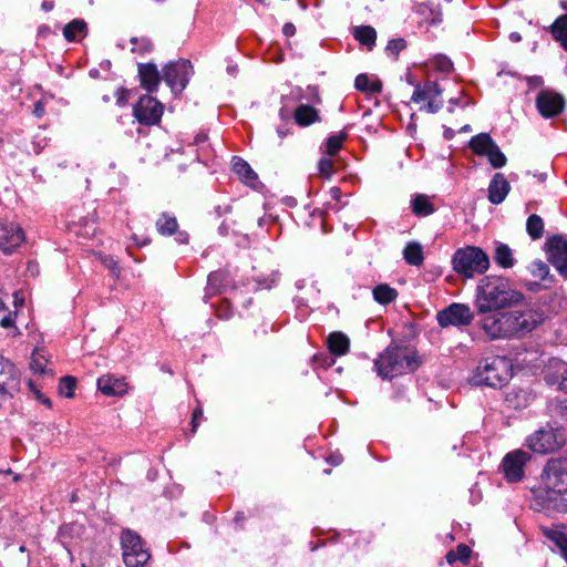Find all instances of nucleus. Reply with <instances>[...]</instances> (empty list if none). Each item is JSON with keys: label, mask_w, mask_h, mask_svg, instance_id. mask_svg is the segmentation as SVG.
Wrapping results in <instances>:
<instances>
[{"label": "nucleus", "mask_w": 567, "mask_h": 567, "mask_svg": "<svg viewBox=\"0 0 567 567\" xmlns=\"http://www.w3.org/2000/svg\"><path fill=\"white\" fill-rule=\"evenodd\" d=\"M524 299L525 296L513 289L508 279L486 276L476 287L475 307L477 313H489L519 305Z\"/></svg>", "instance_id": "1"}, {"label": "nucleus", "mask_w": 567, "mask_h": 567, "mask_svg": "<svg viewBox=\"0 0 567 567\" xmlns=\"http://www.w3.org/2000/svg\"><path fill=\"white\" fill-rule=\"evenodd\" d=\"M374 367L380 377L392 379L415 371L420 367V360L414 350L390 346L374 361Z\"/></svg>", "instance_id": "2"}, {"label": "nucleus", "mask_w": 567, "mask_h": 567, "mask_svg": "<svg viewBox=\"0 0 567 567\" xmlns=\"http://www.w3.org/2000/svg\"><path fill=\"white\" fill-rule=\"evenodd\" d=\"M513 377L511 359L502 355H492L480 361L471 382L474 385H486L494 389L503 388Z\"/></svg>", "instance_id": "3"}, {"label": "nucleus", "mask_w": 567, "mask_h": 567, "mask_svg": "<svg viewBox=\"0 0 567 567\" xmlns=\"http://www.w3.org/2000/svg\"><path fill=\"white\" fill-rule=\"evenodd\" d=\"M453 269L466 278H473L475 275H482L489 267L487 254L475 246L460 248L453 256Z\"/></svg>", "instance_id": "4"}, {"label": "nucleus", "mask_w": 567, "mask_h": 567, "mask_svg": "<svg viewBox=\"0 0 567 567\" xmlns=\"http://www.w3.org/2000/svg\"><path fill=\"white\" fill-rule=\"evenodd\" d=\"M566 442L563 429L546 426L537 430L526 440L527 446L535 453L549 454L560 450Z\"/></svg>", "instance_id": "5"}, {"label": "nucleus", "mask_w": 567, "mask_h": 567, "mask_svg": "<svg viewBox=\"0 0 567 567\" xmlns=\"http://www.w3.org/2000/svg\"><path fill=\"white\" fill-rule=\"evenodd\" d=\"M122 556L126 567H144L151 558L138 534L125 529L121 534Z\"/></svg>", "instance_id": "6"}, {"label": "nucleus", "mask_w": 567, "mask_h": 567, "mask_svg": "<svg viewBox=\"0 0 567 567\" xmlns=\"http://www.w3.org/2000/svg\"><path fill=\"white\" fill-rule=\"evenodd\" d=\"M508 312L512 337H523L529 333L545 319L543 311L530 306L516 308Z\"/></svg>", "instance_id": "7"}, {"label": "nucleus", "mask_w": 567, "mask_h": 567, "mask_svg": "<svg viewBox=\"0 0 567 567\" xmlns=\"http://www.w3.org/2000/svg\"><path fill=\"white\" fill-rule=\"evenodd\" d=\"M470 147L478 156H486L494 168H502L506 165L507 158L489 134L480 133L470 141Z\"/></svg>", "instance_id": "8"}, {"label": "nucleus", "mask_w": 567, "mask_h": 567, "mask_svg": "<svg viewBox=\"0 0 567 567\" xmlns=\"http://www.w3.org/2000/svg\"><path fill=\"white\" fill-rule=\"evenodd\" d=\"M543 476L548 489L558 494L567 493V457L549 460L543 471Z\"/></svg>", "instance_id": "9"}, {"label": "nucleus", "mask_w": 567, "mask_h": 567, "mask_svg": "<svg viewBox=\"0 0 567 567\" xmlns=\"http://www.w3.org/2000/svg\"><path fill=\"white\" fill-rule=\"evenodd\" d=\"M411 101L414 103L426 102L420 110L436 113L443 107L442 90L436 82L432 81L415 84Z\"/></svg>", "instance_id": "10"}, {"label": "nucleus", "mask_w": 567, "mask_h": 567, "mask_svg": "<svg viewBox=\"0 0 567 567\" xmlns=\"http://www.w3.org/2000/svg\"><path fill=\"white\" fill-rule=\"evenodd\" d=\"M193 75V66L188 60H179L164 68L163 80L174 94L181 93Z\"/></svg>", "instance_id": "11"}, {"label": "nucleus", "mask_w": 567, "mask_h": 567, "mask_svg": "<svg viewBox=\"0 0 567 567\" xmlns=\"http://www.w3.org/2000/svg\"><path fill=\"white\" fill-rule=\"evenodd\" d=\"M482 315L480 327L491 339L512 338L508 311L501 312L497 310Z\"/></svg>", "instance_id": "12"}, {"label": "nucleus", "mask_w": 567, "mask_h": 567, "mask_svg": "<svg viewBox=\"0 0 567 567\" xmlns=\"http://www.w3.org/2000/svg\"><path fill=\"white\" fill-rule=\"evenodd\" d=\"M530 461V454L523 450L507 453L501 464L504 477L509 483L520 482L525 475V466Z\"/></svg>", "instance_id": "13"}, {"label": "nucleus", "mask_w": 567, "mask_h": 567, "mask_svg": "<svg viewBox=\"0 0 567 567\" xmlns=\"http://www.w3.org/2000/svg\"><path fill=\"white\" fill-rule=\"evenodd\" d=\"M164 112V105L151 95H143L133 107V115L143 125L158 124Z\"/></svg>", "instance_id": "14"}, {"label": "nucleus", "mask_w": 567, "mask_h": 567, "mask_svg": "<svg viewBox=\"0 0 567 567\" xmlns=\"http://www.w3.org/2000/svg\"><path fill=\"white\" fill-rule=\"evenodd\" d=\"M20 390V373L12 362L0 358V404Z\"/></svg>", "instance_id": "15"}, {"label": "nucleus", "mask_w": 567, "mask_h": 567, "mask_svg": "<svg viewBox=\"0 0 567 567\" xmlns=\"http://www.w3.org/2000/svg\"><path fill=\"white\" fill-rule=\"evenodd\" d=\"M473 318L474 315L470 307L463 303H452L436 315L437 322L443 328L449 326H467Z\"/></svg>", "instance_id": "16"}, {"label": "nucleus", "mask_w": 567, "mask_h": 567, "mask_svg": "<svg viewBox=\"0 0 567 567\" xmlns=\"http://www.w3.org/2000/svg\"><path fill=\"white\" fill-rule=\"evenodd\" d=\"M546 252L558 274L567 278V240L563 236H553L546 243Z\"/></svg>", "instance_id": "17"}, {"label": "nucleus", "mask_w": 567, "mask_h": 567, "mask_svg": "<svg viewBox=\"0 0 567 567\" xmlns=\"http://www.w3.org/2000/svg\"><path fill=\"white\" fill-rule=\"evenodd\" d=\"M24 240L23 230L14 223L0 220V249L10 254Z\"/></svg>", "instance_id": "18"}, {"label": "nucleus", "mask_w": 567, "mask_h": 567, "mask_svg": "<svg viewBox=\"0 0 567 567\" xmlns=\"http://www.w3.org/2000/svg\"><path fill=\"white\" fill-rule=\"evenodd\" d=\"M564 105L563 96L550 91H542L536 99L537 110L546 118L560 114Z\"/></svg>", "instance_id": "19"}, {"label": "nucleus", "mask_w": 567, "mask_h": 567, "mask_svg": "<svg viewBox=\"0 0 567 567\" xmlns=\"http://www.w3.org/2000/svg\"><path fill=\"white\" fill-rule=\"evenodd\" d=\"M137 68L141 86L148 93H155L161 81L157 66L154 63H138Z\"/></svg>", "instance_id": "20"}, {"label": "nucleus", "mask_w": 567, "mask_h": 567, "mask_svg": "<svg viewBox=\"0 0 567 567\" xmlns=\"http://www.w3.org/2000/svg\"><path fill=\"white\" fill-rule=\"evenodd\" d=\"M511 190L509 183L502 173H496L488 186V199L493 204H501L505 200Z\"/></svg>", "instance_id": "21"}, {"label": "nucleus", "mask_w": 567, "mask_h": 567, "mask_svg": "<svg viewBox=\"0 0 567 567\" xmlns=\"http://www.w3.org/2000/svg\"><path fill=\"white\" fill-rule=\"evenodd\" d=\"M231 166L234 173L244 184L249 187L257 188L259 184L258 176L245 159L234 156L231 159Z\"/></svg>", "instance_id": "22"}, {"label": "nucleus", "mask_w": 567, "mask_h": 567, "mask_svg": "<svg viewBox=\"0 0 567 567\" xmlns=\"http://www.w3.org/2000/svg\"><path fill=\"white\" fill-rule=\"evenodd\" d=\"M99 390L106 395H122L126 392L124 379L104 374L97 379Z\"/></svg>", "instance_id": "23"}, {"label": "nucleus", "mask_w": 567, "mask_h": 567, "mask_svg": "<svg viewBox=\"0 0 567 567\" xmlns=\"http://www.w3.org/2000/svg\"><path fill=\"white\" fill-rule=\"evenodd\" d=\"M293 117L295 122L301 127H306L315 123L321 122L319 110L309 104L303 103L297 106L293 113Z\"/></svg>", "instance_id": "24"}, {"label": "nucleus", "mask_w": 567, "mask_h": 567, "mask_svg": "<svg viewBox=\"0 0 567 567\" xmlns=\"http://www.w3.org/2000/svg\"><path fill=\"white\" fill-rule=\"evenodd\" d=\"M411 209L415 216L425 217L435 212V206L427 195L416 194L411 199Z\"/></svg>", "instance_id": "25"}, {"label": "nucleus", "mask_w": 567, "mask_h": 567, "mask_svg": "<svg viewBox=\"0 0 567 567\" xmlns=\"http://www.w3.org/2000/svg\"><path fill=\"white\" fill-rule=\"evenodd\" d=\"M327 343L330 352L336 355H344L350 348L349 338L340 331L330 333Z\"/></svg>", "instance_id": "26"}, {"label": "nucleus", "mask_w": 567, "mask_h": 567, "mask_svg": "<svg viewBox=\"0 0 567 567\" xmlns=\"http://www.w3.org/2000/svg\"><path fill=\"white\" fill-rule=\"evenodd\" d=\"M494 260L502 268H512L515 265L513 250L503 243L495 244Z\"/></svg>", "instance_id": "27"}, {"label": "nucleus", "mask_w": 567, "mask_h": 567, "mask_svg": "<svg viewBox=\"0 0 567 567\" xmlns=\"http://www.w3.org/2000/svg\"><path fill=\"white\" fill-rule=\"evenodd\" d=\"M157 231L163 236H171L177 233L178 223L175 216L163 213L155 223Z\"/></svg>", "instance_id": "28"}, {"label": "nucleus", "mask_w": 567, "mask_h": 567, "mask_svg": "<svg viewBox=\"0 0 567 567\" xmlns=\"http://www.w3.org/2000/svg\"><path fill=\"white\" fill-rule=\"evenodd\" d=\"M353 37L358 40L362 45L368 47L369 50L375 44L377 40V31L374 28L370 25H360L354 28Z\"/></svg>", "instance_id": "29"}, {"label": "nucleus", "mask_w": 567, "mask_h": 567, "mask_svg": "<svg viewBox=\"0 0 567 567\" xmlns=\"http://www.w3.org/2000/svg\"><path fill=\"white\" fill-rule=\"evenodd\" d=\"M404 260L412 266H421L424 260L423 248L419 243H409L403 250Z\"/></svg>", "instance_id": "30"}, {"label": "nucleus", "mask_w": 567, "mask_h": 567, "mask_svg": "<svg viewBox=\"0 0 567 567\" xmlns=\"http://www.w3.org/2000/svg\"><path fill=\"white\" fill-rule=\"evenodd\" d=\"M373 298L381 305H388L398 298V291L386 284H381L373 289Z\"/></svg>", "instance_id": "31"}, {"label": "nucleus", "mask_w": 567, "mask_h": 567, "mask_svg": "<svg viewBox=\"0 0 567 567\" xmlns=\"http://www.w3.org/2000/svg\"><path fill=\"white\" fill-rule=\"evenodd\" d=\"M551 34L554 39L567 50V14H563L556 19L551 25Z\"/></svg>", "instance_id": "32"}, {"label": "nucleus", "mask_w": 567, "mask_h": 567, "mask_svg": "<svg viewBox=\"0 0 567 567\" xmlns=\"http://www.w3.org/2000/svg\"><path fill=\"white\" fill-rule=\"evenodd\" d=\"M86 30V23L83 20L74 19L69 22L63 29L64 38L72 42L83 37Z\"/></svg>", "instance_id": "33"}, {"label": "nucleus", "mask_w": 567, "mask_h": 567, "mask_svg": "<svg viewBox=\"0 0 567 567\" xmlns=\"http://www.w3.org/2000/svg\"><path fill=\"white\" fill-rule=\"evenodd\" d=\"M354 85L359 91L368 93H380L382 90V83L379 80L371 81L367 74H359Z\"/></svg>", "instance_id": "34"}, {"label": "nucleus", "mask_w": 567, "mask_h": 567, "mask_svg": "<svg viewBox=\"0 0 567 567\" xmlns=\"http://www.w3.org/2000/svg\"><path fill=\"white\" fill-rule=\"evenodd\" d=\"M526 231L532 239H539L544 234V221L540 216L533 214L527 218Z\"/></svg>", "instance_id": "35"}, {"label": "nucleus", "mask_w": 567, "mask_h": 567, "mask_svg": "<svg viewBox=\"0 0 567 567\" xmlns=\"http://www.w3.org/2000/svg\"><path fill=\"white\" fill-rule=\"evenodd\" d=\"M48 359L43 350H35L31 355L30 369L37 374H47Z\"/></svg>", "instance_id": "36"}, {"label": "nucleus", "mask_w": 567, "mask_h": 567, "mask_svg": "<svg viewBox=\"0 0 567 567\" xmlns=\"http://www.w3.org/2000/svg\"><path fill=\"white\" fill-rule=\"evenodd\" d=\"M527 270L535 278V284H537V281L545 280L549 275L548 265L540 259L533 260L527 267Z\"/></svg>", "instance_id": "37"}, {"label": "nucleus", "mask_w": 567, "mask_h": 567, "mask_svg": "<svg viewBox=\"0 0 567 567\" xmlns=\"http://www.w3.org/2000/svg\"><path fill=\"white\" fill-rule=\"evenodd\" d=\"M348 134L346 132H340L336 135H331L328 137L326 142V152L328 155H336L343 145V142L347 140Z\"/></svg>", "instance_id": "38"}, {"label": "nucleus", "mask_w": 567, "mask_h": 567, "mask_svg": "<svg viewBox=\"0 0 567 567\" xmlns=\"http://www.w3.org/2000/svg\"><path fill=\"white\" fill-rule=\"evenodd\" d=\"M471 556V549L464 544L457 545L455 550H450L446 554V560L449 564H453L456 560L466 561Z\"/></svg>", "instance_id": "39"}, {"label": "nucleus", "mask_w": 567, "mask_h": 567, "mask_svg": "<svg viewBox=\"0 0 567 567\" xmlns=\"http://www.w3.org/2000/svg\"><path fill=\"white\" fill-rule=\"evenodd\" d=\"M76 388V379L71 375H66L61 378L60 384H59V392L66 396L72 398L74 395V391Z\"/></svg>", "instance_id": "40"}, {"label": "nucleus", "mask_w": 567, "mask_h": 567, "mask_svg": "<svg viewBox=\"0 0 567 567\" xmlns=\"http://www.w3.org/2000/svg\"><path fill=\"white\" fill-rule=\"evenodd\" d=\"M131 43L133 44L132 52L138 54H145L153 50V43L147 38H132Z\"/></svg>", "instance_id": "41"}, {"label": "nucleus", "mask_w": 567, "mask_h": 567, "mask_svg": "<svg viewBox=\"0 0 567 567\" xmlns=\"http://www.w3.org/2000/svg\"><path fill=\"white\" fill-rule=\"evenodd\" d=\"M549 538L555 543L558 547L561 556L567 561V534L564 532H551Z\"/></svg>", "instance_id": "42"}, {"label": "nucleus", "mask_w": 567, "mask_h": 567, "mask_svg": "<svg viewBox=\"0 0 567 567\" xmlns=\"http://www.w3.org/2000/svg\"><path fill=\"white\" fill-rule=\"evenodd\" d=\"M406 48V41L403 38L392 39L388 42L385 51L389 56L398 58L399 53Z\"/></svg>", "instance_id": "43"}, {"label": "nucleus", "mask_w": 567, "mask_h": 567, "mask_svg": "<svg viewBox=\"0 0 567 567\" xmlns=\"http://www.w3.org/2000/svg\"><path fill=\"white\" fill-rule=\"evenodd\" d=\"M221 282V274L219 272H210L209 276H208V279H207V295L208 296H214L216 293H218L220 290H219V285Z\"/></svg>", "instance_id": "44"}, {"label": "nucleus", "mask_w": 567, "mask_h": 567, "mask_svg": "<svg viewBox=\"0 0 567 567\" xmlns=\"http://www.w3.org/2000/svg\"><path fill=\"white\" fill-rule=\"evenodd\" d=\"M433 65L436 70L441 71V72H445V73H449L452 71L453 69V63L452 61L444 56V55H437L433 59Z\"/></svg>", "instance_id": "45"}, {"label": "nucleus", "mask_w": 567, "mask_h": 567, "mask_svg": "<svg viewBox=\"0 0 567 567\" xmlns=\"http://www.w3.org/2000/svg\"><path fill=\"white\" fill-rule=\"evenodd\" d=\"M318 168L320 172V175L324 177H330L333 174V163L331 159L328 158H321Z\"/></svg>", "instance_id": "46"}, {"label": "nucleus", "mask_w": 567, "mask_h": 567, "mask_svg": "<svg viewBox=\"0 0 567 567\" xmlns=\"http://www.w3.org/2000/svg\"><path fill=\"white\" fill-rule=\"evenodd\" d=\"M16 318H17V313H16V311H14V312L9 311L8 313H4V315L0 318V326H1L2 328H4V329L14 328Z\"/></svg>", "instance_id": "47"}, {"label": "nucleus", "mask_w": 567, "mask_h": 567, "mask_svg": "<svg viewBox=\"0 0 567 567\" xmlns=\"http://www.w3.org/2000/svg\"><path fill=\"white\" fill-rule=\"evenodd\" d=\"M29 388L30 390L33 392L34 396L37 398V400H39L41 403H43L44 405L51 408V401L49 398H45L35 386H34V383L32 381H29Z\"/></svg>", "instance_id": "48"}, {"label": "nucleus", "mask_w": 567, "mask_h": 567, "mask_svg": "<svg viewBox=\"0 0 567 567\" xmlns=\"http://www.w3.org/2000/svg\"><path fill=\"white\" fill-rule=\"evenodd\" d=\"M203 416V410L200 408H197L193 411V419H192V432L195 433L196 429L198 426V417Z\"/></svg>", "instance_id": "49"}, {"label": "nucleus", "mask_w": 567, "mask_h": 567, "mask_svg": "<svg viewBox=\"0 0 567 567\" xmlns=\"http://www.w3.org/2000/svg\"><path fill=\"white\" fill-rule=\"evenodd\" d=\"M45 107L42 101H38L34 103L33 114L35 117L40 118L44 115Z\"/></svg>", "instance_id": "50"}, {"label": "nucleus", "mask_w": 567, "mask_h": 567, "mask_svg": "<svg viewBox=\"0 0 567 567\" xmlns=\"http://www.w3.org/2000/svg\"><path fill=\"white\" fill-rule=\"evenodd\" d=\"M308 90H309V99L313 103H321V97L319 95L318 89L317 87H308Z\"/></svg>", "instance_id": "51"}, {"label": "nucleus", "mask_w": 567, "mask_h": 567, "mask_svg": "<svg viewBox=\"0 0 567 567\" xmlns=\"http://www.w3.org/2000/svg\"><path fill=\"white\" fill-rule=\"evenodd\" d=\"M282 32L286 37H292L296 33V27L288 22L284 25Z\"/></svg>", "instance_id": "52"}, {"label": "nucleus", "mask_w": 567, "mask_h": 567, "mask_svg": "<svg viewBox=\"0 0 567 567\" xmlns=\"http://www.w3.org/2000/svg\"><path fill=\"white\" fill-rule=\"evenodd\" d=\"M559 388L564 391H567V368L561 374V380L559 382Z\"/></svg>", "instance_id": "53"}, {"label": "nucleus", "mask_w": 567, "mask_h": 567, "mask_svg": "<svg viewBox=\"0 0 567 567\" xmlns=\"http://www.w3.org/2000/svg\"><path fill=\"white\" fill-rule=\"evenodd\" d=\"M42 9L47 12L52 11L54 8V2L51 0H45L41 4Z\"/></svg>", "instance_id": "54"}, {"label": "nucleus", "mask_w": 567, "mask_h": 567, "mask_svg": "<svg viewBox=\"0 0 567 567\" xmlns=\"http://www.w3.org/2000/svg\"><path fill=\"white\" fill-rule=\"evenodd\" d=\"M177 240L181 244H186L188 241V234L185 231H178L177 233Z\"/></svg>", "instance_id": "55"}, {"label": "nucleus", "mask_w": 567, "mask_h": 567, "mask_svg": "<svg viewBox=\"0 0 567 567\" xmlns=\"http://www.w3.org/2000/svg\"><path fill=\"white\" fill-rule=\"evenodd\" d=\"M330 194H331V197H332L333 199L339 200V199H340V196H341V190H340V188H338V187H332V188L330 189Z\"/></svg>", "instance_id": "56"}, {"label": "nucleus", "mask_w": 567, "mask_h": 567, "mask_svg": "<svg viewBox=\"0 0 567 567\" xmlns=\"http://www.w3.org/2000/svg\"><path fill=\"white\" fill-rule=\"evenodd\" d=\"M207 138V136L205 134H198L196 137H195V143L196 144H199V143H203L205 142Z\"/></svg>", "instance_id": "57"}, {"label": "nucleus", "mask_w": 567, "mask_h": 567, "mask_svg": "<svg viewBox=\"0 0 567 567\" xmlns=\"http://www.w3.org/2000/svg\"><path fill=\"white\" fill-rule=\"evenodd\" d=\"M2 296H3V291H2V289L0 288V312H4V311H6V306H4V302H3Z\"/></svg>", "instance_id": "58"}, {"label": "nucleus", "mask_w": 567, "mask_h": 567, "mask_svg": "<svg viewBox=\"0 0 567 567\" xmlns=\"http://www.w3.org/2000/svg\"><path fill=\"white\" fill-rule=\"evenodd\" d=\"M23 305V298H19L18 293L14 295V307H19Z\"/></svg>", "instance_id": "59"}, {"label": "nucleus", "mask_w": 567, "mask_h": 567, "mask_svg": "<svg viewBox=\"0 0 567 567\" xmlns=\"http://www.w3.org/2000/svg\"><path fill=\"white\" fill-rule=\"evenodd\" d=\"M277 133H278V135H279L281 138H284V137L287 135V131H284V130H281V128H278V130H277Z\"/></svg>", "instance_id": "60"}, {"label": "nucleus", "mask_w": 567, "mask_h": 567, "mask_svg": "<svg viewBox=\"0 0 567 567\" xmlns=\"http://www.w3.org/2000/svg\"><path fill=\"white\" fill-rule=\"evenodd\" d=\"M444 136H445L446 138H451V137L453 136V131H452V130H450V128H449V130H446V131H445V133H444Z\"/></svg>", "instance_id": "61"}, {"label": "nucleus", "mask_w": 567, "mask_h": 567, "mask_svg": "<svg viewBox=\"0 0 567 567\" xmlns=\"http://www.w3.org/2000/svg\"><path fill=\"white\" fill-rule=\"evenodd\" d=\"M511 38L514 40V41H519L520 40V35L518 33H512L511 34Z\"/></svg>", "instance_id": "62"}, {"label": "nucleus", "mask_w": 567, "mask_h": 567, "mask_svg": "<svg viewBox=\"0 0 567 567\" xmlns=\"http://www.w3.org/2000/svg\"><path fill=\"white\" fill-rule=\"evenodd\" d=\"M471 130V126L470 125H465L461 128V131L463 132H468Z\"/></svg>", "instance_id": "63"}]
</instances>
